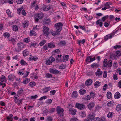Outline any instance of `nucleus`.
<instances>
[{"instance_id":"f257e3e1","label":"nucleus","mask_w":121,"mask_h":121,"mask_svg":"<svg viewBox=\"0 0 121 121\" xmlns=\"http://www.w3.org/2000/svg\"><path fill=\"white\" fill-rule=\"evenodd\" d=\"M112 62L111 60H109L107 61V60L106 59H105L104 60L103 65L104 67H107V66L108 67H111L112 66Z\"/></svg>"},{"instance_id":"f03ea898","label":"nucleus","mask_w":121,"mask_h":121,"mask_svg":"<svg viewBox=\"0 0 121 121\" xmlns=\"http://www.w3.org/2000/svg\"><path fill=\"white\" fill-rule=\"evenodd\" d=\"M49 29L45 26H44L43 27V35L48 37L50 35V32H49Z\"/></svg>"},{"instance_id":"7ed1b4c3","label":"nucleus","mask_w":121,"mask_h":121,"mask_svg":"<svg viewBox=\"0 0 121 121\" xmlns=\"http://www.w3.org/2000/svg\"><path fill=\"white\" fill-rule=\"evenodd\" d=\"M63 25L61 22H59L56 23L54 25V27L56 28V30L60 32L62 30Z\"/></svg>"},{"instance_id":"20e7f679","label":"nucleus","mask_w":121,"mask_h":121,"mask_svg":"<svg viewBox=\"0 0 121 121\" xmlns=\"http://www.w3.org/2000/svg\"><path fill=\"white\" fill-rule=\"evenodd\" d=\"M57 113L60 117H62L64 115V110L63 108L60 106H57L56 108Z\"/></svg>"},{"instance_id":"39448f33","label":"nucleus","mask_w":121,"mask_h":121,"mask_svg":"<svg viewBox=\"0 0 121 121\" xmlns=\"http://www.w3.org/2000/svg\"><path fill=\"white\" fill-rule=\"evenodd\" d=\"M94 114L93 112H91L89 115L88 118L85 119L84 121H89L90 120H94L95 117Z\"/></svg>"},{"instance_id":"423d86ee","label":"nucleus","mask_w":121,"mask_h":121,"mask_svg":"<svg viewBox=\"0 0 121 121\" xmlns=\"http://www.w3.org/2000/svg\"><path fill=\"white\" fill-rule=\"evenodd\" d=\"M75 107L78 109L81 110H83L85 108V106L83 104L79 103H76Z\"/></svg>"},{"instance_id":"0eeeda50","label":"nucleus","mask_w":121,"mask_h":121,"mask_svg":"<svg viewBox=\"0 0 121 121\" xmlns=\"http://www.w3.org/2000/svg\"><path fill=\"white\" fill-rule=\"evenodd\" d=\"M50 72L51 73L55 74H58L59 72L60 73V72L55 69H50Z\"/></svg>"},{"instance_id":"6e6552de","label":"nucleus","mask_w":121,"mask_h":121,"mask_svg":"<svg viewBox=\"0 0 121 121\" xmlns=\"http://www.w3.org/2000/svg\"><path fill=\"white\" fill-rule=\"evenodd\" d=\"M95 105L94 103L93 102H91L87 105L88 108L89 110L92 109Z\"/></svg>"},{"instance_id":"1a4fd4ad","label":"nucleus","mask_w":121,"mask_h":121,"mask_svg":"<svg viewBox=\"0 0 121 121\" xmlns=\"http://www.w3.org/2000/svg\"><path fill=\"white\" fill-rule=\"evenodd\" d=\"M36 16L39 19H42L44 17V14L43 13L41 12L36 14Z\"/></svg>"},{"instance_id":"9d476101","label":"nucleus","mask_w":121,"mask_h":121,"mask_svg":"<svg viewBox=\"0 0 121 121\" xmlns=\"http://www.w3.org/2000/svg\"><path fill=\"white\" fill-rule=\"evenodd\" d=\"M51 5H49L46 6L45 7L43 8L42 9L44 11H47L51 9Z\"/></svg>"},{"instance_id":"9b49d317","label":"nucleus","mask_w":121,"mask_h":121,"mask_svg":"<svg viewBox=\"0 0 121 121\" xmlns=\"http://www.w3.org/2000/svg\"><path fill=\"white\" fill-rule=\"evenodd\" d=\"M92 82V81L91 79H88L85 82V84L86 86H88L91 85Z\"/></svg>"},{"instance_id":"f8f14e48","label":"nucleus","mask_w":121,"mask_h":121,"mask_svg":"<svg viewBox=\"0 0 121 121\" xmlns=\"http://www.w3.org/2000/svg\"><path fill=\"white\" fill-rule=\"evenodd\" d=\"M69 112L72 115H75L76 112V110L73 108H71L69 109Z\"/></svg>"},{"instance_id":"ddd939ff","label":"nucleus","mask_w":121,"mask_h":121,"mask_svg":"<svg viewBox=\"0 0 121 121\" xmlns=\"http://www.w3.org/2000/svg\"><path fill=\"white\" fill-rule=\"evenodd\" d=\"M17 45L18 48L20 49L23 48L25 46L24 44L22 42H20L18 43L17 44Z\"/></svg>"},{"instance_id":"4468645a","label":"nucleus","mask_w":121,"mask_h":121,"mask_svg":"<svg viewBox=\"0 0 121 121\" xmlns=\"http://www.w3.org/2000/svg\"><path fill=\"white\" fill-rule=\"evenodd\" d=\"M9 41L12 42V44L13 45L16 44V42L15 39L13 38H11L9 39Z\"/></svg>"},{"instance_id":"2eb2a0df","label":"nucleus","mask_w":121,"mask_h":121,"mask_svg":"<svg viewBox=\"0 0 121 121\" xmlns=\"http://www.w3.org/2000/svg\"><path fill=\"white\" fill-rule=\"evenodd\" d=\"M48 48H54L55 46L54 43L52 42H50L48 44Z\"/></svg>"},{"instance_id":"dca6fc26","label":"nucleus","mask_w":121,"mask_h":121,"mask_svg":"<svg viewBox=\"0 0 121 121\" xmlns=\"http://www.w3.org/2000/svg\"><path fill=\"white\" fill-rule=\"evenodd\" d=\"M103 72L102 71H100V69H98L97 70V72L95 73L96 75L97 76H100L102 74Z\"/></svg>"},{"instance_id":"f3484780","label":"nucleus","mask_w":121,"mask_h":121,"mask_svg":"<svg viewBox=\"0 0 121 121\" xmlns=\"http://www.w3.org/2000/svg\"><path fill=\"white\" fill-rule=\"evenodd\" d=\"M28 23L27 21H25L22 23V26L25 28H26L28 26Z\"/></svg>"},{"instance_id":"a211bd4d","label":"nucleus","mask_w":121,"mask_h":121,"mask_svg":"<svg viewBox=\"0 0 121 121\" xmlns=\"http://www.w3.org/2000/svg\"><path fill=\"white\" fill-rule=\"evenodd\" d=\"M6 117L7 119L8 120H10V121H12L13 117V116L12 114L7 116Z\"/></svg>"},{"instance_id":"6ab92c4d","label":"nucleus","mask_w":121,"mask_h":121,"mask_svg":"<svg viewBox=\"0 0 121 121\" xmlns=\"http://www.w3.org/2000/svg\"><path fill=\"white\" fill-rule=\"evenodd\" d=\"M14 77L15 76L14 75L11 74L8 76V79L9 80L13 81V80Z\"/></svg>"},{"instance_id":"aec40b11","label":"nucleus","mask_w":121,"mask_h":121,"mask_svg":"<svg viewBox=\"0 0 121 121\" xmlns=\"http://www.w3.org/2000/svg\"><path fill=\"white\" fill-rule=\"evenodd\" d=\"M66 44V42L63 40L60 41V43L58 44L60 46H65Z\"/></svg>"},{"instance_id":"412c9836","label":"nucleus","mask_w":121,"mask_h":121,"mask_svg":"<svg viewBox=\"0 0 121 121\" xmlns=\"http://www.w3.org/2000/svg\"><path fill=\"white\" fill-rule=\"evenodd\" d=\"M30 78H27L24 80L22 82V83L25 84H27L30 81Z\"/></svg>"},{"instance_id":"4be33fe9","label":"nucleus","mask_w":121,"mask_h":121,"mask_svg":"<svg viewBox=\"0 0 121 121\" xmlns=\"http://www.w3.org/2000/svg\"><path fill=\"white\" fill-rule=\"evenodd\" d=\"M121 95L119 92L116 93L114 95V97L116 99H118L120 98Z\"/></svg>"},{"instance_id":"5701e85b","label":"nucleus","mask_w":121,"mask_h":121,"mask_svg":"<svg viewBox=\"0 0 121 121\" xmlns=\"http://www.w3.org/2000/svg\"><path fill=\"white\" fill-rule=\"evenodd\" d=\"M3 35L4 37L7 38H9L10 37V34L8 32H5L4 33Z\"/></svg>"},{"instance_id":"b1692460","label":"nucleus","mask_w":121,"mask_h":121,"mask_svg":"<svg viewBox=\"0 0 121 121\" xmlns=\"http://www.w3.org/2000/svg\"><path fill=\"white\" fill-rule=\"evenodd\" d=\"M69 56L68 55H66L65 56H63V61H66L68 60Z\"/></svg>"},{"instance_id":"393cba45","label":"nucleus","mask_w":121,"mask_h":121,"mask_svg":"<svg viewBox=\"0 0 121 121\" xmlns=\"http://www.w3.org/2000/svg\"><path fill=\"white\" fill-rule=\"evenodd\" d=\"M5 77L4 75H2L1 76L0 78V80L2 82H5L6 81Z\"/></svg>"},{"instance_id":"a878e982","label":"nucleus","mask_w":121,"mask_h":121,"mask_svg":"<svg viewBox=\"0 0 121 121\" xmlns=\"http://www.w3.org/2000/svg\"><path fill=\"white\" fill-rule=\"evenodd\" d=\"M12 29L14 31H17L18 30V27L16 25H13L12 26Z\"/></svg>"},{"instance_id":"bb28decb","label":"nucleus","mask_w":121,"mask_h":121,"mask_svg":"<svg viewBox=\"0 0 121 121\" xmlns=\"http://www.w3.org/2000/svg\"><path fill=\"white\" fill-rule=\"evenodd\" d=\"M114 113L113 112H111L108 113L107 115V116L109 118H112L113 116Z\"/></svg>"},{"instance_id":"cd10ccee","label":"nucleus","mask_w":121,"mask_h":121,"mask_svg":"<svg viewBox=\"0 0 121 121\" xmlns=\"http://www.w3.org/2000/svg\"><path fill=\"white\" fill-rule=\"evenodd\" d=\"M55 108H52L51 109H50L49 110H47L46 112H45L46 113H53L55 110Z\"/></svg>"},{"instance_id":"c85d7f7f","label":"nucleus","mask_w":121,"mask_h":121,"mask_svg":"<svg viewBox=\"0 0 121 121\" xmlns=\"http://www.w3.org/2000/svg\"><path fill=\"white\" fill-rule=\"evenodd\" d=\"M30 35L31 36H35L37 35L36 33L33 30L30 31Z\"/></svg>"},{"instance_id":"c756f323","label":"nucleus","mask_w":121,"mask_h":121,"mask_svg":"<svg viewBox=\"0 0 121 121\" xmlns=\"http://www.w3.org/2000/svg\"><path fill=\"white\" fill-rule=\"evenodd\" d=\"M23 92L24 91L23 89L22 88H21L18 91L17 93V95L18 96V95L23 93Z\"/></svg>"},{"instance_id":"7c9ffc66","label":"nucleus","mask_w":121,"mask_h":121,"mask_svg":"<svg viewBox=\"0 0 121 121\" xmlns=\"http://www.w3.org/2000/svg\"><path fill=\"white\" fill-rule=\"evenodd\" d=\"M112 36L110 34H108L104 38V40L105 41H106L109 39L111 38L112 37Z\"/></svg>"},{"instance_id":"2f4dec72","label":"nucleus","mask_w":121,"mask_h":121,"mask_svg":"<svg viewBox=\"0 0 121 121\" xmlns=\"http://www.w3.org/2000/svg\"><path fill=\"white\" fill-rule=\"evenodd\" d=\"M58 31L56 30V31H54L51 32V34L53 36H55L59 34V32Z\"/></svg>"},{"instance_id":"473e14b6","label":"nucleus","mask_w":121,"mask_h":121,"mask_svg":"<svg viewBox=\"0 0 121 121\" xmlns=\"http://www.w3.org/2000/svg\"><path fill=\"white\" fill-rule=\"evenodd\" d=\"M29 52L27 50H25L23 52V54L24 56H27Z\"/></svg>"},{"instance_id":"72a5a7b5","label":"nucleus","mask_w":121,"mask_h":121,"mask_svg":"<svg viewBox=\"0 0 121 121\" xmlns=\"http://www.w3.org/2000/svg\"><path fill=\"white\" fill-rule=\"evenodd\" d=\"M86 91L85 90L81 89L79 91V92L80 94L83 95L86 92Z\"/></svg>"},{"instance_id":"f704fd0d","label":"nucleus","mask_w":121,"mask_h":121,"mask_svg":"<svg viewBox=\"0 0 121 121\" xmlns=\"http://www.w3.org/2000/svg\"><path fill=\"white\" fill-rule=\"evenodd\" d=\"M6 13L7 14V15L9 17H11L12 16L11 14L12 13L10 11L9 9H8L6 10Z\"/></svg>"},{"instance_id":"c9c22d12","label":"nucleus","mask_w":121,"mask_h":121,"mask_svg":"<svg viewBox=\"0 0 121 121\" xmlns=\"http://www.w3.org/2000/svg\"><path fill=\"white\" fill-rule=\"evenodd\" d=\"M101 20L100 19L98 20L96 22V24L97 25H98L99 24L100 26L101 27L102 26L103 24V23L101 22H100Z\"/></svg>"},{"instance_id":"e433bc0d","label":"nucleus","mask_w":121,"mask_h":121,"mask_svg":"<svg viewBox=\"0 0 121 121\" xmlns=\"http://www.w3.org/2000/svg\"><path fill=\"white\" fill-rule=\"evenodd\" d=\"M106 95L108 99H110L112 98V94L109 91L107 93Z\"/></svg>"},{"instance_id":"4c0bfd02","label":"nucleus","mask_w":121,"mask_h":121,"mask_svg":"<svg viewBox=\"0 0 121 121\" xmlns=\"http://www.w3.org/2000/svg\"><path fill=\"white\" fill-rule=\"evenodd\" d=\"M29 59L30 60H32L34 61H36L38 59V58L37 57H31L29 58Z\"/></svg>"},{"instance_id":"58836bf2","label":"nucleus","mask_w":121,"mask_h":121,"mask_svg":"<svg viewBox=\"0 0 121 121\" xmlns=\"http://www.w3.org/2000/svg\"><path fill=\"white\" fill-rule=\"evenodd\" d=\"M21 65L23 66L26 65V61L23 59H22L20 62Z\"/></svg>"},{"instance_id":"ea45409f","label":"nucleus","mask_w":121,"mask_h":121,"mask_svg":"<svg viewBox=\"0 0 121 121\" xmlns=\"http://www.w3.org/2000/svg\"><path fill=\"white\" fill-rule=\"evenodd\" d=\"M72 95L73 98L76 97L77 96V92L76 91H73L72 94Z\"/></svg>"},{"instance_id":"a19ab883","label":"nucleus","mask_w":121,"mask_h":121,"mask_svg":"<svg viewBox=\"0 0 121 121\" xmlns=\"http://www.w3.org/2000/svg\"><path fill=\"white\" fill-rule=\"evenodd\" d=\"M100 82L99 81H96L95 83L94 86L95 87L99 86H100Z\"/></svg>"},{"instance_id":"79ce46f5","label":"nucleus","mask_w":121,"mask_h":121,"mask_svg":"<svg viewBox=\"0 0 121 121\" xmlns=\"http://www.w3.org/2000/svg\"><path fill=\"white\" fill-rule=\"evenodd\" d=\"M116 109L117 111L121 110V104H118L116 107Z\"/></svg>"},{"instance_id":"37998d69","label":"nucleus","mask_w":121,"mask_h":121,"mask_svg":"<svg viewBox=\"0 0 121 121\" xmlns=\"http://www.w3.org/2000/svg\"><path fill=\"white\" fill-rule=\"evenodd\" d=\"M39 45L37 44V43H32L30 45V47L33 46L34 47H37L39 46Z\"/></svg>"},{"instance_id":"c03bdc74","label":"nucleus","mask_w":121,"mask_h":121,"mask_svg":"<svg viewBox=\"0 0 121 121\" xmlns=\"http://www.w3.org/2000/svg\"><path fill=\"white\" fill-rule=\"evenodd\" d=\"M99 65L97 63H94L91 65V67L93 68L94 67H97Z\"/></svg>"},{"instance_id":"a18cd8bd","label":"nucleus","mask_w":121,"mask_h":121,"mask_svg":"<svg viewBox=\"0 0 121 121\" xmlns=\"http://www.w3.org/2000/svg\"><path fill=\"white\" fill-rule=\"evenodd\" d=\"M109 16L108 15H106L105 16H104L103 17L102 19L101 20L102 21H103L104 22V21L105 20L107 19V18Z\"/></svg>"},{"instance_id":"49530a36","label":"nucleus","mask_w":121,"mask_h":121,"mask_svg":"<svg viewBox=\"0 0 121 121\" xmlns=\"http://www.w3.org/2000/svg\"><path fill=\"white\" fill-rule=\"evenodd\" d=\"M23 9V7H21L20 8H18L17 9V13L19 14H20L21 11Z\"/></svg>"},{"instance_id":"de8ad7c7","label":"nucleus","mask_w":121,"mask_h":121,"mask_svg":"<svg viewBox=\"0 0 121 121\" xmlns=\"http://www.w3.org/2000/svg\"><path fill=\"white\" fill-rule=\"evenodd\" d=\"M46 64L47 65H51L52 63L49 59L46 60Z\"/></svg>"},{"instance_id":"09e8293b","label":"nucleus","mask_w":121,"mask_h":121,"mask_svg":"<svg viewBox=\"0 0 121 121\" xmlns=\"http://www.w3.org/2000/svg\"><path fill=\"white\" fill-rule=\"evenodd\" d=\"M52 75L49 74L48 73H47L45 74V77L47 78H52Z\"/></svg>"},{"instance_id":"8fccbe9b","label":"nucleus","mask_w":121,"mask_h":121,"mask_svg":"<svg viewBox=\"0 0 121 121\" xmlns=\"http://www.w3.org/2000/svg\"><path fill=\"white\" fill-rule=\"evenodd\" d=\"M36 3V1H35L32 2L31 4V6L32 8H33L35 7V4Z\"/></svg>"},{"instance_id":"3c124183","label":"nucleus","mask_w":121,"mask_h":121,"mask_svg":"<svg viewBox=\"0 0 121 121\" xmlns=\"http://www.w3.org/2000/svg\"><path fill=\"white\" fill-rule=\"evenodd\" d=\"M56 92V91L55 90H53L50 91V95H54Z\"/></svg>"},{"instance_id":"603ef678","label":"nucleus","mask_w":121,"mask_h":121,"mask_svg":"<svg viewBox=\"0 0 121 121\" xmlns=\"http://www.w3.org/2000/svg\"><path fill=\"white\" fill-rule=\"evenodd\" d=\"M110 20L111 21L113 20H114L115 17L113 15H112L109 16Z\"/></svg>"},{"instance_id":"864d4df0","label":"nucleus","mask_w":121,"mask_h":121,"mask_svg":"<svg viewBox=\"0 0 121 121\" xmlns=\"http://www.w3.org/2000/svg\"><path fill=\"white\" fill-rule=\"evenodd\" d=\"M24 0H17L16 2L18 4H21L24 1Z\"/></svg>"},{"instance_id":"5fc2aeb1","label":"nucleus","mask_w":121,"mask_h":121,"mask_svg":"<svg viewBox=\"0 0 121 121\" xmlns=\"http://www.w3.org/2000/svg\"><path fill=\"white\" fill-rule=\"evenodd\" d=\"M50 20L48 19H46L44 21V23L45 24H48L50 23Z\"/></svg>"},{"instance_id":"6e6d98bb","label":"nucleus","mask_w":121,"mask_h":121,"mask_svg":"<svg viewBox=\"0 0 121 121\" xmlns=\"http://www.w3.org/2000/svg\"><path fill=\"white\" fill-rule=\"evenodd\" d=\"M35 82H30V85L31 87H33L35 86Z\"/></svg>"},{"instance_id":"4d7b16f0","label":"nucleus","mask_w":121,"mask_h":121,"mask_svg":"<svg viewBox=\"0 0 121 121\" xmlns=\"http://www.w3.org/2000/svg\"><path fill=\"white\" fill-rule=\"evenodd\" d=\"M37 95H36L34 96H32L30 97V98L32 100L35 99L38 97Z\"/></svg>"},{"instance_id":"13d9d810","label":"nucleus","mask_w":121,"mask_h":121,"mask_svg":"<svg viewBox=\"0 0 121 121\" xmlns=\"http://www.w3.org/2000/svg\"><path fill=\"white\" fill-rule=\"evenodd\" d=\"M107 105L108 106L111 107L113 105L112 102L111 101L107 103Z\"/></svg>"},{"instance_id":"bf43d9fd","label":"nucleus","mask_w":121,"mask_h":121,"mask_svg":"<svg viewBox=\"0 0 121 121\" xmlns=\"http://www.w3.org/2000/svg\"><path fill=\"white\" fill-rule=\"evenodd\" d=\"M66 67V66L65 65L62 64L61 66L59 67V69H63L65 68Z\"/></svg>"},{"instance_id":"052dcab7","label":"nucleus","mask_w":121,"mask_h":121,"mask_svg":"<svg viewBox=\"0 0 121 121\" xmlns=\"http://www.w3.org/2000/svg\"><path fill=\"white\" fill-rule=\"evenodd\" d=\"M24 41L27 43H28L30 41V40L28 38L25 39L24 40Z\"/></svg>"},{"instance_id":"680f3d73","label":"nucleus","mask_w":121,"mask_h":121,"mask_svg":"<svg viewBox=\"0 0 121 121\" xmlns=\"http://www.w3.org/2000/svg\"><path fill=\"white\" fill-rule=\"evenodd\" d=\"M90 95L92 98H93L95 97V94L91 92L90 93Z\"/></svg>"},{"instance_id":"e2e57ef3","label":"nucleus","mask_w":121,"mask_h":121,"mask_svg":"<svg viewBox=\"0 0 121 121\" xmlns=\"http://www.w3.org/2000/svg\"><path fill=\"white\" fill-rule=\"evenodd\" d=\"M49 59L51 62L54 61L55 60V58L52 56L50 57L49 58Z\"/></svg>"},{"instance_id":"0e129e2a","label":"nucleus","mask_w":121,"mask_h":121,"mask_svg":"<svg viewBox=\"0 0 121 121\" xmlns=\"http://www.w3.org/2000/svg\"><path fill=\"white\" fill-rule=\"evenodd\" d=\"M46 43V41L44 40H43L41 41L39 43V45L41 46H42Z\"/></svg>"},{"instance_id":"69168bd1","label":"nucleus","mask_w":121,"mask_h":121,"mask_svg":"<svg viewBox=\"0 0 121 121\" xmlns=\"http://www.w3.org/2000/svg\"><path fill=\"white\" fill-rule=\"evenodd\" d=\"M121 47L120 45H117L114 46L113 48H114L115 49H117L118 48H119Z\"/></svg>"},{"instance_id":"338daca9","label":"nucleus","mask_w":121,"mask_h":121,"mask_svg":"<svg viewBox=\"0 0 121 121\" xmlns=\"http://www.w3.org/2000/svg\"><path fill=\"white\" fill-rule=\"evenodd\" d=\"M47 120L48 121H52L53 120V119L51 116H49L47 118Z\"/></svg>"},{"instance_id":"774afa93","label":"nucleus","mask_w":121,"mask_h":121,"mask_svg":"<svg viewBox=\"0 0 121 121\" xmlns=\"http://www.w3.org/2000/svg\"><path fill=\"white\" fill-rule=\"evenodd\" d=\"M86 115L85 112H81V116L82 117H84Z\"/></svg>"}]
</instances>
